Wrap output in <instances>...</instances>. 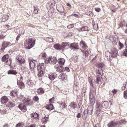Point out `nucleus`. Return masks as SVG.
Listing matches in <instances>:
<instances>
[{"label":"nucleus","mask_w":127,"mask_h":127,"mask_svg":"<svg viewBox=\"0 0 127 127\" xmlns=\"http://www.w3.org/2000/svg\"><path fill=\"white\" fill-rule=\"evenodd\" d=\"M18 89H15L12 90L10 92V94L11 96L12 97H15L17 96V92L18 91Z\"/></svg>","instance_id":"2eb2a0df"},{"label":"nucleus","mask_w":127,"mask_h":127,"mask_svg":"<svg viewBox=\"0 0 127 127\" xmlns=\"http://www.w3.org/2000/svg\"><path fill=\"white\" fill-rule=\"evenodd\" d=\"M118 44L120 46V47L119 48V49H121L122 48L124 47V45L120 41L118 43Z\"/></svg>","instance_id":"49530a36"},{"label":"nucleus","mask_w":127,"mask_h":127,"mask_svg":"<svg viewBox=\"0 0 127 127\" xmlns=\"http://www.w3.org/2000/svg\"><path fill=\"white\" fill-rule=\"evenodd\" d=\"M61 105L63 104L62 106V108H65L67 106V105L66 104V103H61Z\"/></svg>","instance_id":"6e6d98bb"},{"label":"nucleus","mask_w":127,"mask_h":127,"mask_svg":"<svg viewBox=\"0 0 127 127\" xmlns=\"http://www.w3.org/2000/svg\"><path fill=\"white\" fill-rule=\"evenodd\" d=\"M53 101L54 98L53 97L49 99V102L50 103H53Z\"/></svg>","instance_id":"680f3d73"},{"label":"nucleus","mask_w":127,"mask_h":127,"mask_svg":"<svg viewBox=\"0 0 127 127\" xmlns=\"http://www.w3.org/2000/svg\"><path fill=\"white\" fill-rule=\"evenodd\" d=\"M89 82L91 86H93V81L91 79H90L89 80Z\"/></svg>","instance_id":"4d7b16f0"},{"label":"nucleus","mask_w":127,"mask_h":127,"mask_svg":"<svg viewBox=\"0 0 127 127\" xmlns=\"http://www.w3.org/2000/svg\"><path fill=\"white\" fill-rule=\"evenodd\" d=\"M35 125L34 124H32L30 126H28V127H35Z\"/></svg>","instance_id":"774afa93"},{"label":"nucleus","mask_w":127,"mask_h":127,"mask_svg":"<svg viewBox=\"0 0 127 127\" xmlns=\"http://www.w3.org/2000/svg\"><path fill=\"white\" fill-rule=\"evenodd\" d=\"M117 90H116V89H113L112 91V92L113 94L115 95V94H116V93L117 92Z\"/></svg>","instance_id":"13d9d810"},{"label":"nucleus","mask_w":127,"mask_h":127,"mask_svg":"<svg viewBox=\"0 0 127 127\" xmlns=\"http://www.w3.org/2000/svg\"><path fill=\"white\" fill-rule=\"evenodd\" d=\"M74 24H71L68 25L67 28L68 29H70L74 27Z\"/></svg>","instance_id":"8fccbe9b"},{"label":"nucleus","mask_w":127,"mask_h":127,"mask_svg":"<svg viewBox=\"0 0 127 127\" xmlns=\"http://www.w3.org/2000/svg\"><path fill=\"white\" fill-rule=\"evenodd\" d=\"M57 62L59 63L60 65L63 66L65 62V60L63 58H60L57 60Z\"/></svg>","instance_id":"6ab92c4d"},{"label":"nucleus","mask_w":127,"mask_h":127,"mask_svg":"<svg viewBox=\"0 0 127 127\" xmlns=\"http://www.w3.org/2000/svg\"><path fill=\"white\" fill-rule=\"evenodd\" d=\"M127 122V121L125 120L124 119L121 120V122L123 124H126Z\"/></svg>","instance_id":"0e129e2a"},{"label":"nucleus","mask_w":127,"mask_h":127,"mask_svg":"<svg viewBox=\"0 0 127 127\" xmlns=\"http://www.w3.org/2000/svg\"><path fill=\"white\" fill-rule=\"evenodd\" d=\"M33 100L35 102L38 101L39 100V98L36 95L34 96Z\"/></svg>","instance_id":"37998d69"},{"label":"nucleus","mask_w":127,"mask_h":127,"mask_svg":"<svg viewBox=\"0 0 127 127\" xmlns=\"http://www.w3.org/2000/svg\"><path fill=\"white\" fill-rule=\"evenodd\" d=\"M8 16L6 15L3 16L2 19V21L3 22H4L7 21L8 20Z\"/></svg>","instance_id":"58836bf2"},{"label":"nucleus","mask_w":127,"mask_h":127,"mask_svg":"<svg viewBox=\"0 0 127 127\" xmlns=\"http://www.w3.org/2000/svg\"><path fill=\"white\" fill-rule=\"evenodd\" d=\"M45 63L46 64L48 63L52 64H56L57 62V59L55 57H51L47 58L45 60Z\"/></svg>","instance_id":"7ed1b4c3"},{"label":"nucleus","mask_w":127,"mask_h":127,"mask_svg":"<svg viewBox=\"0 0 127 127\" xmlns=\"http://www.w3.org/2000/svg\"><path fill=\"white\" fill-rule=\"evenodd\" d=\"M109 105V103L106 101H104L101 104L102 107L103 108H107Z\"/></svg>","instance_id":"412c9836"},{"label":"nucleus","mask_w":127,"mask_h":127,"mask_svg":"<svg viewBox=\"0 0 127 127\" xmlns=\"http://www.w3.org/2000/svg\"><path fill=\"white\" fill-rule=\"evenodd\" d=\"M77 44V43H71L70 45V46L69 48L71 49L74 48L76 49H78V46Z\"/></svg>","instance_id":"aec40b11"},{"label":"nucleus","mask_w":127,"mask_h":127,"mask_svg":"<svg viewBox=\"0 0 127 127\" xmlns=\"http://www.w3.org/2000/svg\"><path fill=\"white\" fill-rule=\"evenodd\" d=\"M18 107L20 108L22 111L23 112H25L26 111V107L24 105L20 104L18 106Z\"/></svg>","instance_id":"a211bd4d"},{"label":"nucleus","mask_w":127,"mask_h":127,"mask_svg":"<svg viewBox=\"0 0 127 127\" xmlns=\"http://www.w3.org/2000/svg\"><path fill=\"white\" fill-rule=\"evenodd\" d=\"M90 52L88 50L86 51L84 53L86 56H88L90 54Z\"/></svg>","instance_id":"a18cd8bd"},{"label":"nucleus","mask_w":127,"mask_h":127,"mask_svg":"<svg viewBox=\"0 0 127 127\" xmlns=\"http://www.w3.org/2000/svg\"><path fill=\"white\" fill-rule=\"evenodd\" d=\"M57 77V75L55 73H51L49 74V77L52 80H53Z\"/></svg>","instance_id":"dca6fc26"},{"label":"nucleus","mask_w":127,"mask_h":127,"mask_svg":"<svg viewBox=\"0 0 127 127\" xmlns=\"http://www.w3.org/2000/svg\"><path fill=\"white\" fill-rule=\"evenodd\" d=\"M111 53L108 51H106L105 53V56L108 60H109L111 58Z\"/></svg>","instance_id":"a878e982"},{"label":"nucleus","mask_w":127,"mask_h":127,"mask_svg":"<svg viewBox=\"0 0 127 127\" xmlns=\"http://www.w3.org/2000/svg\"><path fill=\"white\" fill-rule=\"evenodd\" d=\"M23 126L24 124L23 123H19L16 125V127H23Z\"/></svg>","instance_id":"c03bdc74"},{"label":"nucleus","mask_w":127,"mask_h":127,"mask_svg":"<svg viewBox=\"0 0 127 127\" xmlns=\"http://www.w3.org/2000/svg\"><path fill=\"white\" fill-rule=\"evenodd\" d=\"M124 97L126 98H127V91H124Z\"/></svg>","instance_id":"09e8293b"},{"label":"nucleus","mask_w":127,"mask_h":127,"mask_svg":"<svg viewBox=\"0 0 127 127\" xmlns=\"http://www.w3.org/2000/svg\"><path fill=\"white\" fill-rule=\"evenodd\" d=\"M81 116V114L80 113H78L76 116V117L77 118H80Z\"/></svg>","instance_id":"052dcab7"},{"label":"nucleus","mask_w":127,"mask_h":127,"mask_svg":"<svg viewBox=\"0 0 127 127\" xmlns=\"http://www.w3.org/2000/svg\"><path fill=\"white\" fill-rule=\"evenodd\" d=\"M80 45L82 48L86 49L87 48V46H86L85 43L83 41H81L80 43Z\"/></svg>","instance_id":"393cba45"},{"label":"nucleus","mask_w":127,"mask_h":127,"mask_svg":"<svg viewBox=\"0 0 127 127\" xmlns=\"http://www.w3.org/2000/svg\"><path fill=\"white\" fill-rule=\"evenodd\" d=\"M7 110V109H5V110L3 109V110H1L2 111V112H3L4 113H5L6 114V113H8L9 111L8 109H7V110Z\"/></svg>","instance_id":"864d4df0"},{"label":"nucleus","mask_w":127,"mask_h":127,"mask_svg":"<svg viewBox=\"0 0 127 127\" xmlns=\"http://www.w3.org/2000/svg\"><path fill=\"white\" fill-rule=\"evenodd\" d=\"M55 68L56 70L58 72H62L64 71V68L62 65H56L55 66Z\"/></svg>","instance_id":"39448f33"},{"label":"nucleus","mask_w":127,"mask_h":127,"mask_svg":"<svg viewBox=\"0 0 127 127\" xmlns=\"http://www.w3.org/2000/svg\"><path fill=\"white\" fill-rule=\"evenodd\" d=\"M81 31H88V28L86 26H84L82 27L80 29H78Z\"/></svg>","instance_id":"f704fd0d"},{"label":"nucleus","mask_w":127,"mask_h":127,"mask_svg":"<svg viewBox=\"0 0 127 127\" xmlns=\"http://www.w3.org/2000/svg\"><path fill=\"white\" fill-rule=\"evenodd\" d=\"M8 100V99L5 96H2L0 99V101L2 104L6 103Z\"/></svg>","instance_id":"4468645a"},{"label":"nucleus","mask_w":127,"mask_h":127,"mask_svg":"<svg viewBox=\"0 0 127 127\" xmlns=\"http://www.w3.org/2000/svg\"><path fill=\"white\" fill-rule=\"evenodd\" d=\"M35 40L32 38L27 39L25 42L24 47L26 48L30 49L33 47L35 44Z\"/></svg>","instance_id":"f257e3e1"},{"label":"nucleus","mask_w":127,"mask_h":127,"mask_svg":"<svg viewBox=\"0 0 127 127\" xmlns=\"http://www.w3.org/2000/svg\"><path fill=\"white\" fill-rule=\"evenodd\" d=\"M2 60L5 62V63L8 65L10 66L11 63L10 59L9 58V55L8 54L4 56L2 58Z\"/></svg>","instance_id":"f03ea898"},{"label":"nucleus","mask_w":127,"mask_h":127,"mask_svg":"<svg viewBox=\"0 0 127 127\" xmlns=\"http://www.w3.org/2000/svg\"><path fill=\"white\" fill-rule=\"evenodd\" d=\"M97 73L99 74L98 75L99 76H101H101L103 75L102 73L101 72H100L99 70H98L97 71Z\"/></svg>","instance_id":"5fc2aeb1"},{"label":"nucleus","mask_w":127,"mask_h":127,"mask_svg":"<svg viewBox=\"0 0 127 127\" xmlns=\"http://www.w3.org/2000/svg\"><path fill=\"white\" fill-rule=\"evenodd\" d=\"M45 66L44 65V64L43 63H41L37 66V70H40L43 71V70L45 69Z\"/></svg>","instance_id":"f3484780"},{"label":"nucleus","mask_w":127,"mask_h":127,"mask_svg":"<svg viewBox=\"0 0 127 127\" xmlns=\"http://www.w3.org/2000/svg\"><path fill=\"white\" fill-rule=\"evenodd\" d=\"M77 107V105L76 103L73 102H71L70 105L68 106V109L70 111H72V109H75Z\"/></svg>","instance_id":"423d86ee"},{"label":"nucleus","mask_w":127,"mask_h":127,"mask_svg":"<svg viewBox=\"0 0 127 127\" xmlns=\"http://www.w3.org/2000/svg\"><path fill=\"white\" fill-rule=\"evenodd\" d=\"M36 63V61L35 60H32L30 62L29 66L31 69L34 68L35 67V64Z\"/></svg>","instance_id":"f8f14e48"},{"label":"nucleus","mask_w":127,"mask_h":127,"mask_svg":"<svg viewBox=\"0 0 127 127\" xmlns=\"http://www.w3.org/2000/svg\"><path fill=\"white\" fill-rule=\"evenodd\" d=\"M95 10L97 12H99L100 10V8H95Z\"/></svg>","instance_id":"e2e57ef3"},{"label":"nucleus","mask_w":127,"mask_h":127,"mask_svg":"<svg viewBox=\"0 0 127 127\" xmlns=\"http://www.w3.org/2000/svg\"><path fill=\"white\" fill-rule=\"evenodd\" d=\"M48 117H45L42 119V122L44 124H45L48 121Z\"/></svg>","instance_id":"c756f323"},{"label":"nucleus","mask_w":127,"mask_h":127,"mask_svg":"<svg viewBox=\"0 0 127 127\" xmlns=\"http://www.w3.org/2000/svg\"><path fill=\"white\" fill-rule=\"evenodd\" d=\"M27 83L28 85L30 86L32 84V81L30 80H28L27 81Z\"/></svg>","instance_id":"de8ad7c7"},{"label":"nucleus","mask_w":127,"mask_h":127,"mask_svg":"<svg viewBox=\"0 0 127 127\" xmlns=\"http://www.w3.org/2000/svg\"><path fill=\"white\" fill-rule=\"evenodd\" d=\"M54 1V0H51L50 1L48 2L47 4H49L50 5H52Z\"/></svg>","instance_id":"603ef678"},{"label":"nucleus","mask_w":127,"mask_h":127,"mask_svg":"<svg viewBox=\"0 0 127 127\" xmlns=\"http://www.w3.org/2000/svg\"><path fill=\"white\" fill-rule=\"evenodd\" d=\"M65 68L66 71L68 72H69V71L70 70L68 67H65Z\"/></svg>","instance_id":"69168bd1"},{"label":"nucleus","mask_w":127,"mask_h":127,"mask_svg":"<svg viewBox=\"0 0 127 127\" xmlns=\"http://www.w3.org/2000/svg\"><path fill=\"white\" fill-rule=\"evenodd\" d=\"M40 55L41 56L42 58L44 59L47 56V55L46 53H41Z\"/></svg>","instance_id":"79ce46f5"},{"label":"nucleus","mask_w":127,"mask_h":127,"mask_svg":"<svg viewBox=\"0 0 127 127\" xmlns=\"http://www.w3.org/2000/svg\"><path fill=\"white\" fill-rule=\"evenodd\" d=\"M62 49L63 50L64 49H67L70 47L69 44L66 42H63L62 44Z\"/></svg>","instance_id":"1a4fd4ad"},{"label":"nucleus","mask_w":127,"mask_h":127,"mask_svg":"<svg viewBox=\"0 0 127 127\" xmlns=\"http://www.w3.org/2000/svg\"><path fill=\"white\" fill-rule=\"evenodd\" d=\"M111 57L113 58L117 56L118 54V51L116 49L114 48H111Z\"/></svg>","instance_id":"20e7f679"},{"label":"nucleus","mask_w":127,"mask_h":127,"mask_svg":"<svg viewBox=\"0 0 127 127\" xmlns=\"http://www.w3.org/2000/svg\"><path fill=\"white\" fill-rule=\"evenodd\" d=\"M17 84L21 88L24 87L25 86L24 83L21 81L20 80L18 81Z\"/></svg>","instance_id":"b1692460"},{"label":"nucleus","mask_w":127,"mask_h":127,"mask_svg":"<svg viewBox=\"0 0 127 127\" xmlns=\"http://www.w3.org/2000/svg\"><path fill=\"white\" fill-rule=\"evenodd\" d=\"M7 73L8 74L16 75L17 72L14 70H10L8 71Z\"/></svg>","instance_id":"2f4dec72"},{"label":"nucleus","mask_w":127,"mask_h":127,"mask_svg":"<svg viewBox=\"0 0 127 127\" xmlns=\"http://www.w3.org/2000/svg\"><path fill=\"white\" fill-rule=\"evenodd\" d=\"M117 124L116 123L113 122H111L109 123L108 125V127H113L117 125Z\"/></svg>","instance_id":"cd10ccee"},{"label":"nucleus","mask_w":127,"mask_h":127,"mask_svg":"<svg viewBox=\"0 0 127 127\" xmlns=\"http://www.w3.org/2000/svg\"><path fill=\"white\" fill-rule=\"evenodd\" d=\"M54 47L57 50H59L62 49L61 46L60 44L59 43L55 44L54 46Z\"/></svg>","instance_id":"5701e85b"},{"label":"nucleus","mask_w":127,"mask_h":127,"mask_svg":"<svg viewBox=\"0 0 127 127\" xmlns=\"http://www.w3.org/2000/svg\"><path fill=\"white\" fill-rule=\"evenodd\" d=\"M57 9V10L59 12L63 13L64 11V7L61 5L60 6L58 4L56 5Z\"/></svg>","instance_id":"ddd939ff"},{"label":"nucleus","mask_w":127,"mask_h":127,"mask_svg":"<svg viewBox=\"0 0 127 127\" xmlns=\"http://www.w3.org/2000/svg\"><path fill=\"white\" fill-rule=\"evenodd\" d=\"M39 11V10L37 7H34V13L35 14H37L38 13V11Z\"/></svg>","instance_id":"a19ab883"},{"label":"nucleus","mask_w":127,"mask_h":127,"mask_svg":"<svg viewBox=\"0 0 127 127\" xmlns=\"http://www.w3.org/2000/svg\"><path fill=\"white\" fill-rule=\"evenodd\" d=\"M122 88L123 90H126L127 89V82H125L123 84V86Z\"/></svg>","instance_id":"ea45409f"},{"label":"nucleus","mask_w":127,"mask_h":127,"mask_svg":"<svg viewBox=\"0 0 127 127\" xmlns=\"http://www.w3.org/2000/svg\"><path fill=\"white\" fill-rule=\"evenodd\" d=\"M59 78L62 80H64L66 77L65 74L64 73H62L59 76Z\"/></svg>","instance_id":"bb28decb"},{"label":"nucleus","mask_w":127,"mask_h":127,"mask_svg":"<svg viewBox=\"0 0 127 127\" xmlns=\"http://www.w3.org/2000/svg\"><path fill=\"white\" fill-rule=\"evenodd\" d=\"M16 59L19 62V65H21V64L24 63L25 62V60L21 56H17L16 57Z\"/></svg>","instance_id":"9b49d317"},{"label":"nucleus","mask_w":127,"mask_h":127,"mask_svg":"<svg viewBox=\"0 0 127 127\" xmlns=\"http://www.w3.org/2000/svg\"><path fill=\"white\" fill-rule=\"evenodd\" d=\"M92 110L93 108L92 107L88 108L87 110V113L89 115H91L92 113Z\"/></svg>","instance_id":"4c0bfd02"},{"label":"nucleus","mask_w":127,"mask_h":127,"mask_svg":"<svg viewBox=\"0 0 127 127\" xmlns=\"http://www.w3.org/2000/svg\"><path fill=\"white\" fill-rule=\"evenodd\" d=\"M22 76L20 75L19 76H18V78H17V80H22Z\"/></svg>","instance_id":"bf43d9fd"},{"label":"nucleus","mask_w":127,"mask_h":127,"mask_svg":"<svg viewBox=\"0 0 127 127\" xmlns=\"http://www.w3.org/2000/svg\"><path fill=\"white\" fill-rule=\"evenodd\" d=\"M10 42L6 41H4L2 42V46L1 47V50L3 51L8 46L10 45Z\"/></svg>","instance_id":"0eeeda50"},{"label":"nucleus","mask_w":127,"mask_h":127,"mask_svg":"<svg viewBox=\"0 0 127 127\" xmlns=\"http://www.w3.org/2000/svg\"><path fill=\"white\" fill-rule=\"evenodd\" d=\"M125 44L126 47L127 48V39H126L125 41Z\"/></svg>","instance_id":"338daca9"},{"label":"nucleus","mask_w":127,"mask_h":127,"mask_svg":"<svg viewBox=\"0 0 127 127\" xmlns=\"http://www.w3.org/2000/svg\"><path fill=\"white\" fill-rule=\"evenodd\" d=\"M45 107L49 111L52 110L54 108L53 105L51 104L47 105Z\"/></svg>","instance_id":"4be33fe9"},{"label":"nucleus","mask_w":127,"mask_h":127,"mask_svg":"<svg viewBox=\"0 0 127 127\" xmlns=\"http://www.w3.org/2000/svg\"><path fill=\"white\" fill-rule=\"evenodd\" d=\"M96 107L98 110L99 111H101V109L102 106L100 104V102H97L96 103Z\"/></svg>","instance_id":"c85d7f7f"},{"label":"nucleus","mask_w":127,"mask_h":127,"mask_svg":"<svg viewBox=\"0 0 127 127\" xmlns=\"http://www.w3.org/2000/svg\"><path fill=\"white\" fill-rule=\"evenodd\" d=\"M32 117H33L34 119H38L39 117V114L37 113H34L32 114Z\"/></svg>","instance_id":"7c9ffc66"},{"label":"nucleus","mask_w":127,"mask_h":127,"mask_svg":"<svg viewBox=\"0 0 127 127\" xmlns=\"http://www.w3.org/2000/svg\"><path fill=\"white\" fill-rule=\"evenodd\" d=\"M44 92V91L42 88H39L37 90V92L38 94H41L43 93Z\"/></svg>","instance_id":"e433bc0d"},{"label":"nucleus","mask_w":127,"mask_h":127,"mask_svg":"<svg viewBox=\"0 0 127 127\" xmlns=\"http://www.w3.org/2000/svg\"><path fill=\"white\" fill-rule=\"evenodd\" d=\"M23 102L26 105H31L32 104V101L29 98H27L24 99Z\"/></svg>","instance_id":"6e6552de"},{"label":"nucleus","mask_w":127,"mask_h":127,"mask_svg":"<svg viewBox=\"0 0 127 127\" xmlns=\"http://www.w3.org/2000/svg\"><path fill=\"white\" fill-rule=\"evenodd\" d=\"M15 105V104L11 102H9L6 107H12Z\"/></svg>","instance_id":"473e14b6"},{"label":"nucleus","mask_w":127,"mask_h":127,"mask_svg":"<svg viewBox=\"0 0 127 127\" xmlns=\"http://www.w3.org/2000/svg\"><path fill=\"white\" fill-rule=\"evenodd\" d=\"M124 56H127V49L124 50Z\"/></svg>","instance_id":"3c124183"},{"label":"nucleus","mask_w":127,"mask_h":127,"mask_svg":"<svg viewBox=\"0 0 127 127\" xmlns=\"http://www.w3.org/2000/svg\"><path fill=\"white\" fill-rule=\"evenodd\" d=\"M38 72L37 74V76L39 77H41L43 75V71L40 70H38Z\"/></svg>","instance_id":"72a5a7b5"},{"label":"nucleus","mask_w":127,"mask_h":127,"mask_svg":"<svg viewBox=\"0 0 127 127\" xmlns=\"http://www.w3.org/2000/svg\"><path fill=\"white\" fill-rule=\"evenodd\" d=\"M96 77V79L95 81L97 84H98L100 81L101 78H102L101 76H99L98 75H97Z\"/></svg>","instance_id":"c9c22d12"},{"label":"nucleus","mask_w":127,"mask_h":127,"mask_svg":"<svg viewBox=\"0 0 127 127\" xmlns=\"http://www.w3.org/2000/svg\"><path fill=\"white\" fill-rule=\"evenodd\" d=\"M96 66L98 68L101 69L102 71L105 68V66L104 64L103 63H99L96 65Z\"/></svg>","instance_id":"9d476101"}]
</instances>
